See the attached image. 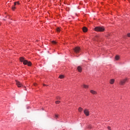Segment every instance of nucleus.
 I'll use <instances>...</instances> for the list:
<instances>
[{"mask_svg":"<svg viewBox=\"0 0 130 130\" xmlns=\"http://www.w3.org/2000/svg\"><path fill=\"white\" fill-rule=\"evenodd\" d=\"M19 59L21 62H23V64L28 66V67H31V66H32V63H31V61L25 60L23 57H21Z\"/></svg>","mask_w":130,"mask_h":130,"instance_id":"1","label":"nucleus"},{"mask_svg":"<svg viewBox=\"0 0 130 130\" xmlns=\"http://www.w3.org/2000/svg\"><path fill=\"white\" fill-rule=\"evenodd\" d=\"M94 30L96 31V32H103L105 30L104 27L103 26H98L94 28Z\"/></svg>","mask_w":130,"mask_h":130,"instance_id":"2","label":"nucleus"},{"mask_svg":"<svg viewBox=\"0 0 130 130\" xmlns=\"http://www.w3.org/2000/svg\"><path fill=\"white\" fill-rule=\"evenodd\" d=\"M126 82H127V78H125L124 79H122L120 81V85H122V86H123V85H124V84H125V83H126Z\"/></svg>","mask_w":130,"mask_h":130,"instance_id":"3","label":"nucleus"},{"mask_svg":"<svg viewBox=\"0 0 130 130\" xmlns=\"http://www.w3.org/2000/svg\"><path fill=\"white\" fill-rule=\"evenodd\" d=\"M80 51H81V48H80L79 47H76L74 49V52H75V53H79V52H80Z\"/></svg>","mask_w":130,"mask_h":130,"instance_id":"4","label":"nucleus"},{"mask_svg":"<svg viewBox=\"0 0 130 130\" xmlns=\"http://www.w3.org/2000/svg\"><path fill=\"white\" fill-rule=\"evenodd\" d=\"M84 114H85L86 116H89V110H88V109H85L84 110Z\"/></svg>","mask_w":130,"mask_h":130,"instance_id":"5","label":"nucleus"},{"mask_svg":"<svg viewBox=\"0 0 130 130\" xmlns=\"http://www.w3.org/2000/svg\"><path fill=\"white\" fill-rule=\"evenodd\" d=\"M16 85H17V87H18V88H20V87H22V86H23L22 83H21V82L18 81V80H16Z\"/></svg>","mask_w":130,"mask_h":130,"instance_id":"6","label":"nucleus"},{"mask_svg":"<svg viewBox=\"0 0 130 130\" xmlns=\"http://www.w3.org/2000/svg\"><path fill=\"white\" fill-rule=\"evenodd\" d=\"M77 70H78V72H79V73H82V71L83 69L82 68V67H81V66H78L77 67Z\"/></svg>","mask_w":130,"mask_h":130,"instance_id":"7","label":"nucleus"},{"mask_svg":"<svg viewBox=\"0 0 130 130\" xmlns=\"http://www.w3.org/2000/svg\"><path fill=\"white\" fill-rule=\"evenodd\" d=\"M90 93H91V94H93V95H96L97 94L96 91L93 90H90Z\"/></svg>","mask_w":130,"mask_h":130,"instance_id":"8","label":"nucleus"},{"mask_svg":"<svg viewBox=\"0 0 130 130\" xmlns=\"http://www.w3.org/2000/svg\"><path fill=\"white\" fill-rule=\"evenodd\" d=\"M82 30L83 32H87V31H88V28H87L86 27H83Z\"/></svg>","mask_w":130,"mask_h":130,"instance_id":"9","label":"nucleus"},{"mask_svg":"<svg viewBox=\"0 0 130 130\" xmlns=\"http://www.w3.org/2000/svg\"><path fill=\"white\" fill-rule=\"evenodd\" d=\"M110 83L112 85L114 83V79H112L110 80Z\"/></svg>","mask_w":130,"mask_h":130,"instance_id":"10","label":"nucleus"},{"mask_svg":"<svg viewBox=\"0 0 130 130\" xmlns=\"http://www.w3.org/2000/svg\"><path fill=\"white\" fill-rule=\"evenodd\" d=\"M83 88H85V89H88L89 88V85L84 84L83 85Z\"/></svg>","mask_w":130,"mask_h":130,"instance_id":"11","label":"nucleus"},{"mask_svg":"<svg viewBox=\"0 0 130 130\" xmlns=\"http://www.w3.org/2000/svg\"><path fill=\"white\" fill-rule=\"evenodd\" d=\"M116 60H118V59H119L120 57L119 55H116L115 57Z\"/></svg>","mask_w":130,"mask_h":130,"instance_id":"12","label":"nucleus"},{"mask_svg":"<svg viewBox=\"0 0 130 130\" xmlns=\"http://www.w3.org/2000/svg\"><path fill=\"white\" fill-rule=\"evenodd\" d=\"M78 111L79 112H82V111H83V108L79 107L78 109Z\"/></svg>","mask_w":130,"mask_h":130,"instance_id":"13","label":"nucleus"},{"mask_svg":"<svg viewBox=\"0 0 130 130\" xmlns=\"http://www.w3.org/2000/svg\"><path fill=\"white\" fill-rule=\"evenodd\" d=\"M60 30H61V29H60V28H59V27H57V28H56V31H57V32L58 33H59V32H60Z\"/></svg>","mask_w":130,"mask_h":130,"instance_id":"14","label":"nucleus"},{"mask_svg":"<svg viewBox=\"0 0 130 130\" xmlns=\"http://www.w3.org/2000/svg\"><path fill=\"white\" fill-rule=\"evenodd\" d=\"M17 5H20V3L19 2H14V6H17Z\"/></svg>","mask_w":130,"mask_h":130,"instance_id":"15","label":"nucleus"},{"mask_svg":"<svg viewBox=\"0 0 130 130\" xmlns=\"http://www.w3.org/2000/svg\"><path fill=\"white\" fill-rule=\"evenodd\" d=\"M59 78L60 79H63V78H64V76L63 75H60V76H59Z\"/></svg>","mask_w":130,"mask_h":130,"instance_id":"16","label":"nucleus"},{"mask_svg":"<svg viewBox=\"0 0 130 130\" xmlns=\"http://www.w3.org/2000/svg\"><path fill=\"white\" fill-rule=\"evenodd\" d=\"M59 103H60V101H57L55 102L56 104H59Z\"/></svg>","mask_w":130,"mask_h":130,"instance_id":"17","label":"nucleus"},{"mask_svg":"<svg viewBox=\"0 0 130 130\" xmlns=\"http://www.w3.org/2000/svg\"><path fill=\"white\" fill-rule=\"evenodd\" d=\"M15 9H16V7H15V6L14 5L12 8V9L13 10V11H14L15 10Z\"/></svg>","mask_w":130,"mask_h":130,"instance_id":"18","label":"nucleus"},{"mask_svg":"<svg viewBox=\"0 0 130 130\" xmlns=\"http://www.w3.org/2000/svg\"><path fill=\"white\" fill-rule=\"evenodd\" d=\"M58 118V115H55V118H56V119H57Z\"/></svg>","mask_w":130,"mask_h":130,"instance_id":"19","label":"nucleus"},{"mask_svg":"<svg viewBox=\"0 0 130 130\" xmlns=\"http://www.w3.org/2000/svg\"><path fill=\"white\" fill-rule=\"evenodd\" d=\"M52 43H53V44H56V42L53 41H52Z\"/></svg>","mask_w":130,"mask_h":130,"instance_id":"20","label":"nucleus"},{"mask_svg":"<svg viewBox=\"0 0 130 130\" xmlns=\"http://www.w3.org/2000/svg\"><path fill=\"white\" fill-rule=\"evenodd\" d=\"M56 99H57V100H59V99H60V97L57 96V97L56 98Z\"/></svg>","mask_w":130,"mask_h":130,"instance_id":"21","label":"nucleus"},{"mask_svg":"<svg viewBox=\"0 0 130 130\" xmlns=\"http://www.w3.org/2000/svg\"><path fill=\"white\" fill-rule=\"evenodd\" d=\"M127 36H128V37H130V33L127 34Z\"/></svg>","mask_w":130,"mask_h":130,"instance_id":"22","label":"nucleus"},{"mask_svg":"<svg viewBox=\"0 0 130 130\" xmlns=\"http://www.w3.org/2000/svg\"><path fill=\"white\" fill-rule=\"evenodd\" d=\"M108 129L111 130V128H110V126H108Z\"/></svg>","mask_w":130,"mask_h":130,"instance_id":"23","label":"nucleus"},{"mask_svg":"<svg viewBox=\"0 0 130 130\" xmlns=\"http://www.w3.org/2000/svg\"><path fill=\"white\" fill-rule=\"evenodd\" d=\"M43 86H47V85H46L45 84H44Z\"/></svg>","mask_w":130,"mask_h":130,"instance_id":"24","label":"nucleus"},{"mask_svg":"<svg viewBox=\"0 0 130 130\" xmlns=\"http://www.w3.org/2000/svg\"><path fill=\"white\" fill-rule=\"evenodd\" d=\"M88 127H89V128H91V126H89Z\"/></svg>","mask_w":130,"mask_h":130,"instance_id":"25","label":"nucleus"},{"mask_svg":"<svg viewBox=\"0 0 130 130\" xmlns=\"http://www.w3.org/2000/svg\"><path fill=\"white\" fill-rule=\"evenodd\" d=\"M36 83H35V84H34V86H36Z\"/></svg>","mask_w":130,"mask_h":130,"instance_id":"26","label":"nucleus"},{"mask_svg":"<svg viewBox=\"0 0 130 130\" xmlns=\"http://www.w3.org/2000/svg\"><path fill=\"white\" fill-rule=\"evenodd\" d=\"M76 56H78V55H76Z\"/></svg>","mask_w":130,"mask_h":130,"instance_id":"27","label":"nucleus"}]
</instances>
